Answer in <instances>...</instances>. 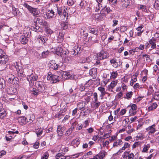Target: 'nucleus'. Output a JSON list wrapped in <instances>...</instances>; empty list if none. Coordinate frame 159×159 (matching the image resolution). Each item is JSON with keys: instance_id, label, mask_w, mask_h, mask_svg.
Masks as SVG:
<instances>
[{"instance_id": "f257e3e1", "label": "nucleus", "mask_w": 159, "mask_h": 159, "mask_svg": "<svg viewBox=\"0 0 159 159\" xmlns=\"http://www.w3.org/2000/svg\"><path fill=\"white\" fill-rule=\"evenodd\" d=\"M56 46L54 47V50L56 54L61 57H63L64 55L66 54V52L63 50V46L61 43L57 42L56 44Z\"/></svg>"}, {"instance_id": "f03ea898", "label": "nucleus", "mask_w": 159, "mask_h": 159, "mask_svg": "<svg viewBox=\"0 0 159 159\" xmlns=\"http://www.w3.org/2000/svg\"><path fill=\"white\" fill-rule=\"evenodd\" d=\"M23 6L27 8L30 12L34 16H39V11L37 8H34L30 6L27 3H24Z\"/></svg>"}, {"instance_id": "7ed1b4c3", "label": "nucleus", "mask_w": 159, "mask_h": 159, "mask_svg": "<svg viewBox=\"0 0 159 159\" xmlns=\"http://www.w3.org/2000/svg\"><path fill=\"white\" fill-rule=\"evenodd\" d=\"M78 75H71L70 72H63L61 73V77L64 80L69 79L76 80L78 77Z\"/></svg>"}, {"instance_id": "20e7f679", "label": "nucleus", "mask_w": 159, "mask_h": 159, "mask_svg": "<svg viewBox=\"0 0 159 159\" xmlns=\"http://www.w3.org/2000/svg\"><path fill=\"white\" fill-rule=\"evenodd\" d=\"M8 60V56L2 50L0 49V64L4 65L7 63Z\"/></svg>"}, {"instance_id": "39448f33", "label": "nucleus", "mask_w": 159, "mask_h": 159, "mask_svg": "<svg viewBox=\"0 0 159 159\" xmlns=\"http://www.w3.org/2000/svg\"><path fill=\"white\" fill-rule=\"evenodd\" d=\"M110 63L112 66L115 68L120 67L122 64V61L120 59L117 60L115 58H113L110 61Z\"/></svg>"}, {"instance_id": "423d86ee", "label": "nucleus", "mask_w": 159, "mask_h": 159, "mask_svg": "<svg viewBox=\"0 0 159 159\" xmlns=\"http://www.w3.org/2000/svg\"><path fill=\"white\" fill-rule=\"evenodd\" d=\"M112 12V10L110 9L109 7H107V5L105 6L101 11V15L99 19H101L103 17L105 16L108 13Z\"/></svg>"}, {"instance_id": "0eeeda50", "label": "nucleus", "mask_w": 159, "mask_h": 159, "mask_svg": "<svg viewBox=\"0 0 159 159\" xmlns=\"http://www.w3.org/2000/svg\"><path fill=\"white\" fill-rule=\"evenodd\" d=\"M47 79L48 80H51L52 83H55L59 80V76L52 74L51 72L48 73Z\"/></svg>"}, {"instance_id": "6e6552de", "label": "nucleus", "mask_w": 159, "mask_h": 159, "mask_svg": "<svg viewBox=\"0 0 159 159\" xmlns=\"http://www.w3.org/2000/svg\"><path fill=\"white\" fill-rule=\"evenodd\" d=\"M109 56V54L107 52L102 50L97 54V57L98 60H102L107 58Z\"/></svg>"}, {"instance_id": "1a4fd4ad", "label": "nucleus", "mask_w": 159, "mask_h": 159, "mask_svg": "<svg viewBox=\"0 0 159 159\" xmlns=\"http://www.w3.org/2000/svg\"><path fill=\"white\" fill-rule=\"evenodd\" d=\"M107 154V153L104 151H100L98 154L94 156L93 158L89 159H103Z\"/></svg>"}, {"instance_id": "9d476101", "label": "nucleus", "mask_w": 159, "mask_h": 159, "mask_svg": "<svg viewBox=\"0 0 159 159\" xmlns=\"http://www.w3.org/2000/svg\"><path fill=\"white\" fill-rule=\"evenodd\" d=\"M155 124H154L150 126L146 129V130L148 131V134L150 135L154 134L157 131Z\"/></svg>"}, {"instance_id": "9b49d317", "label": "nucleus", "mask_w": 159, "mask_h": 159, "mask_svg": "<svg viewBox=\"0 0 159 159\" xmlns=\"http://www.w3.org/2000/svg\"><path fill=\"white\" fill-rule=\"evenodd\" d=\"M34 22L36 25L39 24L42 26H45L47 25V22L40 18H35L34 19Z\"/></svg>"}, {"instance_id": "f8f14e48", "label": "nucleus", "mask_w": 159, "mask_h": 159, "mask_svg": "<svg viewBox=\"0 0 159 159\" xmlns=\"http://www.w3.org/2000/svg\"><path fill=\"white\" fill-rule=\"evenodd\" d=\"M56 12L54 8V7L53 9H49L46 13V16L45 17V18L46 19H50L52 18L53 16L55 15Z\"/></svg>"}, {"instance_id": "ddd939ff", "label": "nucleus", "mask_w": 159, "mask_h": 159, "mask_svg": "<svg viewBox=\"0 0 159 159\" xmlns=\"http://www.w3.org/2000/svg\"><path fill=\"white\" fill-rule=\"evenodd\" d=\"M101 103L98 101H92L90 103L91 108L93 110L98 109Z\"/></svg>"}, {"instance_id": "4468645a", "label": "nucleus", "mask_w": 159, "mask_h": 159, "mask_svg": "<svg viewBox=\"0 0 159 159\" xmlns=\"http://www.w3.org/2000/svg\"><path fill=\"white\" fill-rule=\"evenodd\" d=\"M66 128L64 126H61V125H59L57 126V130L58 135L61 137V136L63 133L64 131L66 130Z\"/></svg>"}, {"instance_id": "2eb2a0df", "label": "nucleus", "mask_w": 159, "mask_h": 159, "mask_svg": "<svg viewBox=\"0 0 159 159\" xmlns=\"http://www.w3.org/2000/svg\"><path fill=\"white\" fill-rule=\"evenodd\" d=\"M38 78V76L36 75H34L33 74L28 75L27 77L28 81L30 83L31 82L32 83L33 81L37 80Z\"/></svg>"}, {"instance_id": "dca6fc26", "label": "nucleus", "mask_w": 159, "mask_h": 159, "mask_svg": "<svg viewBox=\"0 0 159 159\" xmlns=\"http://www.w3.org/2000/svg\"><path fill=\"white\" fill-rule=\"evenodd\" d=\"M16 68L18 74V75L19 76H21V75L23 74L24 73V69L21 66H20L18 64L16 63Z\"/></svg>"}, {"instance_id": "f3484780", "label": "nucleus", "mask_w": 159, "mask_h": 159, "mask_svg": "<svg viewBox=\"0 0 159 159\" xmlns=\"http://www.w3.org/2000/svg\"><path fill=\"white\" fill-rule=\"evenodd\" d=\"M15 78L14 75L11 73H9L7 74L6 77V80L8 83H12Z\"/></svg>"}, {"instance_id": "a211bd4d", "label": "nucleus", "mask_w": 159, "mask_h": 159, "mask_svg": "<svg viewBox=\"0 0 159 159\" xmlns=\"http://www.w3.org/2000/svg\"><path fill=\"white\" fill-rule=\"evenodd\" d=\"M89 74L93 79L95 78L97 75V68H93L91 69Z\"/></svg>"}, {"instance_id": "6ab92c4d", "label": "nucleus", "mask_w": 159, "mask_h": 159, "mask_svg": "<svg viewBox=\"0 0 159 159\" xmlns=\"http://www.w3.org/2000/svg\"><path fill=\"white\" fill-rule=\"evenodd\" d=\"M123 159H134V155L133 153H127V154L124 153L122 155Z\"/></svg>"}, {"instance_id": "aec40b11", "label": "nucleus", "mask_w": 159, "mask_h": 159, "mask_svg": "<svg viewBox=\"0 0 159 159\" xmlns=\"http://www.w3.org/2000/svg\"><path fill=\"white\" fill-rule=\"evenodd\" d=\"M28 119L27 118L24 116H22L18 118V121L20 124L23 125L27 123Z\"/></svg>"}, {"instance_id": "412c9836", "label": "nucleus", "mask_w": 159, "mask_h": 159, "mask_svg": "<svg viewBox=\"0 0 159 159\" xmlns=\"http://www.w3.org/2000/svg\"><path fill=\"white\" fill-rule=\"evenodd\" d=\"M49 66L50 68L55 70H58L60 66L59 65L54 63L53 61H51V62L49 64Z\"/></svg>"}, {"instance_id": "4be33fe9", "label": "nucleus", "mask_w": 159, "mask_h": 159, "mask_svg": "<svg viewBox=\"0 0 159 159\" xmlns=\"http://www.w3.org/2000/svg\"><path fill=\"white\" fill-rule=\"evenodd\" d=\"M54 8L55 10L56 13H58V15L61 16V15L62 14V9L61 7L58 8L57 5H56L54 6Z\"/></svg>"}, {"instance_id": "5701e85b", "label": "nucleus", "mask_w": 159, "mask_h": 159, "mask_svg": "<svg viewBox=\"0 0 159 159\" xmlns=\"http://www.w3.org/2000/svg\"><path fill=\"white\" fill-rule=\"evenodd\" d=\"M72 52H74L73 53V55H76L79 54L81 52V49L80 48L77 46H75L74 47V48L73 49H72Z\"/></svg>"}, {"instance_id": "b1692460", "label": "nucleus", "mask_w": 159, "mask_h": 159, "mask_svg": "<svg viewBox=\"0 0 159 159\" xmlns=\"http://www.w3.org/2000/svg\"><path fill=\"white\" fill-rule=\"evenodd\" d=\"M85 105V103L83 101L79 102L77 103V108L80 110H83Z\"/></svg>"}, {"instance_id": "393cba45", "label": "nucleus", "mask_w": 159, "mask_h": 159, "mask_svg": "<svg viewBox=\"0 0 159 159\" xmlns=\"http://www.w3.org/2000/svg\"><path fill=\"white\" fill-rule=\"evenodd\" d=\"M37 39L40 42V41L43 44L45 42L47 41L48 39L47 37L44 36H42V35H39L37 38Z\"/></svg>"}, {"instance_id": "a878e982", "label": "nucleus", "mask_w": 159, "mask_h": 159, "mask_svg": "<svg viewBox=\"0 0 159 159\" xmlns=\"http://www.w3.org/2000/svg\"><path fill=\"white\" fill-rule=\"evenodd\" d=\"M123 143V142L121 139H117L115 142H114L113 145V147H117L121 145Z\"/></svg>"}, {"instance_id": "bb28decb", "label": "nucleus", "mask_w": 159, "mask_h": 159, "mask_svg": "<svg viewBox=\"0 0 159 159\" xmlns=\"http://www.w3.org/2000/svg\"><path fill=\"white\" fill-rule=\"evenodd\" d=\"M17 89H16L10 87L7 91L8 93L11 95H13L16 93Z\"/></svg>"}, {"instance_id": "cd10ccee", "label": "nucleus", "mask_w": 159, "mask_h": 159, "mask_svg": "<svg viewBox=\"0 0 159 159\" xmlns=\"http://www.w3.org/2000/svg\"><path fill=\"white\" fill-rule=\"evenodd\" d=\"M55 159H66V156H64L61 153L57 154L55 157Z\"/></svg>"}, {"instance_id": "c85d7f7f", "label": "nucleus", "mask_w": 159, "mask_h": 159, "mask_svg": "<svg viewBox=\"0 0 159 159\" xmlns=\"http://www.w3.org/2000/svg\"><path fill=\"white\" fill-rule=\"evenodd\" d=\"M130 146V144L127 143H125L124 146L120 148L118 151L120 153H121L124 151L126 148H128Z\"/></svg>"}, {"instance_id": "c756f323", "label": "nucleus", "mask_w": 159, "mask_h": 159, "mask_svg": "<svg viewBox=\"0 0 159 159\" xmlns=\"http://www.w3.org/2000/svg\"><path fill=\"white\" fill-rule=\"evenodd\" d=\"M64 39V34L62 32H60L58 35L57 38V40L58 41L59 43L62 41Z\"/></svg>"}, {"instance_id": "7c9ffc66", "label": "nucleus", "mask_w": 159, "mask_h": 159, "mask_svg": "<svg viewBox=\"0 0 159 159\" xmlns=\"http://www.w3.org/2000/svg\"><path fill=\"white\" fill-rule=\"evenodd\" d=\"M117 84V82L116 81L114 80L112 81L109 86L108 87L109 90L112 89L116 86Z\"/></svg>"}, {"instance_id": "2f4dec72", "label": "nucleus", "mask_w": 159, "mask_h": 159, "mask_svg": "<svg viewBox=\"0 0 159 159\" xmlns=\"http://www.w3.org/2000/svg\"><path fill=\"white\" fill-rule=\"evenodd\" d=\"M20 40L21 43L24 44H26L28 41L26 37L23 35L21 36Z\"/></svg>"}, {"instance_id": "473e14b6", "label": "nucleus", "mask_w": 159, "mask_h": 159, "mask_svg": "<svg viewBox=\"0 0 159 159\" xmlns=\"http://www.w3.org/2000/svg\"><path fill=\"white\" fill-rule=\"evenodd\" d=\"M89 32L91 33L96 35L98 34V30L97 28H90L89 29Z\"/></svg>"}, {"instance_id": "72a5a7b5", "label": "nucleus", "mask_w": 159, "mask_h": 159, "mask_svg": "<svg viewBox=\"0 0 159 159\" xmlns=\"http://www.w3.org/2000/svg\"><path fill=\"white\" fill-rule=\"evenodd\" d=\"M150 147V144H144L143 146L142 152H147Z\"/></svg>"}, {"instance_id": "f704fd0d", "label": "nucleus", "mask_w": 159, "mask_h": 159, "mask_svg": "<svg viewBox=\"0 0 159 159\" xmlns=\"http://www.w3.org/2000/svg\"><path fill=\"white\" fill-rule=\"evenodd\" d=\"M5 81L3 78L0 77V89L4 88L5 86Z\"/></svg>"}, {"instance_id": "c9c22d12", "label": "nucleus", "mask_w": 159, "mask_h": 159, "mask_svg": "<svg viewBox=\"0 0 159 159\" xmlns=\"http://www.w3.org/2000/svg\"><path fill=\"white\" fill-rule=\"evenodd\" d=\"M20 12L19 9L16 8L14 6H12V13L14 16H16Z\"/></svg>"}, {"instance_id": "e433bc0d", "label": "nucleus", "mask_w": 159, "mask_h": 159, "mask_svg": "<svg viewBox=\"0 0 159 159\" xmlns=\"http://www.w3.org/2000/svg\"><path fill=\"white\" fill-rule=\"evenodd\" d=\"M149 43L151 46V48L153 49L156 48V45L155 41L153 39H151L149 41Z\"/></svg>"}, {"instance_id": "4c0bfd02", "label": "nucleus", "mask_w": 159, "mask_h": 159, "mask_svg": "<svg viewBox=\"0 0 159 159\" xmlns=\"http://www.w3.org/2000/svg\"><path fill=\"white\" fill-rule=\"evenodd\" d=\"M96 36H91L89 38V41L93 43H95L98 42V40L96 39Z\"/></svg>"}, {"instance_id": "58836bf2", "label": "nucleus", "mask_w": 159, "mask_h": 159, "mask_svg": "<svg viewBox=\"0 0 159 159\" xmlns=\"http://www.w3.org/2000/svg\"><path fill=\"white\" fill-rule=\"evenodd\" d=\"M80 141L79 138H77L72 141L71 144L73 145H75L76 146H77L80 143Z\"/></svg>"}, {"instance_id": "ea45409f", "label": "nucleus", "mask_w": 159, "mask_h": 159, "mask_svg": "<svg viewBox=\"0 0 159 159\" xmlns=\"http://www.w3.org/2000/svg\"><path fill=\"white\" fill-rule=\"evenodd\" d=\"M43 129L41 128H39L35 129V132L38 136H40L42 134Z\"/></svg>"}, {"instance_id": "a19ab883", "label": "nucleus", "mask_w": 159, "mask_h": 159, "mask_svg": "<svg viewBox=\"0 0 159 159\" xmlns=\"http://www.w3.org/2000/svg\"><path fill=\"white\" fill-rule=\"evenodd\" d=\"M67 10V8L66 7H64V12L61 15L62 17H64V20H67L68 18V13L65 11L66 10Z\"/></svg>"}, {"instance_id": "79ce46f5", "label": "nucleus", "mask_w": 159, "mask_h": 159, "mask_svg": "<svg viewBox=\"0 0 159 159\" xmlns=\"http://www.w3.org/2000/svg\"><path fill=\"white\" fill-rule=\"evenodd\" d=\"M110 5L113 7H114L117 4V0H108Z\"/></svg>"}, {"instance_id": "37998d69", "label": "nucleus", "mask_w": 159, "mask_h": 159, "mask_svg": "<svg viewBox=\"0 0 159 159\" xmlns=\"http://www.w3.org/2000/svg\"><path fill=\"white\" fill-rule=\"evenodd\" d=\"M49 54V52L48 51L43 52L42 53L41 55L40 56L41 58H46Z\"/></svg>"}, {"instance_id": "c03bdc74", "label": "nucleus", "mask_w": 159, "mask_h": 159, "mask_svg": "<svg viewBox=\"0 0 159 159\" xmlns=\"http://www.w3.org/2000/svg\"><path fill=\"white\" fill-rule=\"evenodd\" d=\"M6 115V112L4 109L0 110V118H3Z\"/></svg>"}, {"instance_id": "a18cd8bd", "label": "nucleus", "mask_w": 159, "mask_h": 159, "mask_svg": "<svg viewBox=\"0 0 159 159\" xmlns=\"http://www.w3.org/2000/svg\"><path fill=\"white\" fill-rule=\"evenodd\" d=\"M139 10H141L145 12H147L148 11L147 9L146 6L142 5H139Z\"/></svg>"}, {"instance_id": "49530a36", "label": "nucleus", "mask_w": 159, "mask_h": 159, "mask_svg": "<svg viewBox=\"0 0 159 159\" xmlns=\"http://www.w3.org/2000/svg\"><path fill=\"white\" fill-rule=\"evenodd\" d=\"M157 105L156 103H153L151 105L148 107V110L149 111H152L155 109L157 107Z\"/></svg>"}, {"instance_id": "de8ad7c7", "label": "nucleus", "mask_w": 159, "mask_h": 159, "mask_svg": "<svg viewBox=\"0 0 159 159\" xmlns=\"http://www.w3.org/2000/svg\"><path fill=\"white\" fill-rule=\"evenodd\" d=\"M102 7V4L97 3L96 6L94 7V10L96 12H98L100 10L101 7Z\"/></svg>"}, {"instance_id": "09e8293b", "label": "nucleus", "mask_w": 159, "mask_h": 159, "mask_svg": "<svg viewBox=\"0 0 159 159\" xmlns=\"http://www.w3.org/2000/svg\"><path fill=\"white\" fill-rule=\"evenodd\" d=\"M118 75V73L117 71H113L111 72L110 78L111 79H115Z\"/></svg>"}, {"instance_id": "8fccbe9b", "label": "nucleus", "mask_w": 159, "mask_h": 159, "mask_svg": "<svg viewBox=\"0 0 159 159\" xmlns=\"http://www.w3.org/2000/svg\"><path fill=\"white\" fill-rule=\"evenodd\" d=\"M74 128V126L73 125L71 126V127L66 131V134L67 136L70 135Z\"/></svg>"}, {"instance_id": "3c124183", "label": "nucleus", "mask_w": 159, "mask_h": 159, "mask_svg": "<svg viewBox=\"0 0 159 159\" xmlns=\"http://www.w3.org/2000/svg\"><path fill=\"white\" fill-rule=\"evenodd\" d=\"M34 26H32L31 27V29L35 32H37L39 31V26H38V25H36L35 23H34Z\"/></svg>"}, {"instance_id": "603ef678", "label": "nucleus", "mask_w": 159, "mask_h": 159, "mask_svg": "<svg viewBox=\"0 0 159 159\" xmlns=\"http://www.w3.org/2000/svg\"><path fill=\"white\" fill-rule=\"evenodd\" d=\"M154 8L157 10H159V0H156L154 4Z\"/></svg>"}, {"instance_id": "864d4df0", "label": "nucleus", "mask_w": 159, "mask_h": 159, "mask_svg": "<svg viewBox=\"0 0 159 159\" xmlns=\"http://www.w3.org/2000/svg\"><path fill=\"white\" fill-rule=\"evenodd\" d=\"M133 94V93L132 92H129L126 93V97H125V98L129 99L131 98Z\"/></svg>"}, {"instance_id": "5fc2aeb1", "label": "nucleus", "mask_w": 159, "mask_h": 159, "mask_svg": "<svg viewBox=\"0 0 159 159\" xmlns=\"http://www.w3.org/2000/svg\"><path fill=\"white\" fill-rule=\"evenodd\" d=\"M152 95L155 99L159 100V92H155Z\"/></svg>"}, {"instance_id": "6e6d98bb", "label": "nucleus", "mask_w": 159, "mask_h": 159, "mask_svg": "<svg viewBox=\"0 0 159 159\" xmlns=\"http://www.w3.org/2000/svg\"><path fill=\"white\" fill-rule=\"evenodd\" d=\"M128 130H127V133L128 134H130L131 133L133 132L134 131V129L132 128L131 125H128Z\"/></svg>"}, {"instance_id": "4d7b16f0", "label": "nucleus", "mask_w": 159, "mask_h": 159, "mask_svg": "<svg viewBox=\"0 0 159 159\" xmlns=\"http://www.w3.org/2000/svg\"><path fill=\"white\" fill-rule=\"evenodd\" d=\"M86 28L84 26H82L80 30V35L82 36L84 35V33L86 31Z\"/></svg>"}, {"instance_id": "13d9d810", "label": "nucleus", "mask_w": 159, "mask_h": 159, "mask_svg": "<svg viewBox=\"0 0 159 159\" xmlns=\"http://www.w3.org/2000/svg\"><path fill=\"white\" fill-rule=\"evenodd\" d=\"M93 100L92 101H98V94L96 92H94L93 93Z\"/></svg>"}, {"instance_id": "bf43d9fd", "label": "nucleus", "mask_w": 159, "mask_h": 159, "mask_svg": "<svg viewBox=\"0 0 159 159\" xmlns=\"http://www.w3.org/2000/svg\"><path fill=\"white\" fill-rule=\"evenodd\" d=\"M68 24L66 23H62L61 24V28L64 30L66 29L67 28L68 26Z\"/></svg>"}, {"instance_id": "052dcab7", "label": "nucleus", "mask_w": 159, "mask_h": 159, "mask_svg": "<svg viewBox=\"0 0 159 159\" xmlns=\"http://www.w3.org/2000/svg\"><path fill=\"white\" fill-rule=\"evenodd\" d=\"M71 60V58L70 57L67 56H66L64 59V61L68 63L70 62Z\"/></svg>"}, {"instance_id": "680f3d73", "label": "nucleus", "mask_w": 159, "mask_h": 159, "mask_svg": "<svg viewBox=\"0 0 159 159\" xmlns=\"http://www.w3.org/2000/svg\"><path fill=\"white\" fill-rule=\"evenodd\" d=\"M45 32L47 34H51L53 33L52 30L48 28H45Z\"/></svg>"}, {"instance_id": "e2e57ef3", "label": "nucleus", "mask_w": 159, "mask_h": 159, "mask_svg": "<svg viewBox=\"0 0 159 159\" xmlns=\"http://www.w3.org/2000/svg\"><path fill=\"white\" fill-rule=\"evenodd\" d=\"M141 144L140 142L138 141L135 142L132 145V148H135Z\"/></svg>"}, {"instance_id": "0e129e2a", "label": "nucleus", "mask_w": 159, "mask_h": 159, "mask_svg": "<svg viewBox=\"0 0 159 159\" xmlns=\"http://www.w3.org/2000/svg\"><path fill=\"white\" fill-rule=\"evenodd\" d=\"M49 157V154L48 153H45L43 155L41 159H48Z\"/></svg>"}, {"instance_id": "69168bd1", "label": "nucleus", "mask_w": 159, "mask_h": 159, "mask_svg": "<svg viewBox=\"0 0 159 159\" xmlns=\"http://www.w3.org/2000/svg\"><path fill=\"white\" fill-rule=\"evenodd\" d=\"M33 116H34L33 115H32L31 116H30V117L28 116L27 117H26L28 119V121H27V123L30 122V123H31L33 121L34 118H32V117Z\"/></svg>"}, {"instance_id": "338daca9", "label": "nucleus", "mask_w": 159, "mask_h": 159, "mask_svg": "<svg viewBox=\"0 0 159 159\" xmlns=\"http://www.w3.org/2000/svg\"><path fill=\"white\" fill-rule=\"evenodd\" d=\"M137 80V79L136 77H135L134 78H132L131 79V80L130 81V85L131 86H132L134 83L136 82Z\"/></svg>"}, {"instance_id": "774afa93", "label": "nucleus", "mask_w": 159, "mask_h": 159, "mask_svg": "<svg viewBox=\"0 0 159 159\" xmlns=\"http://www.w3.org/2000/svg\"><path fill=\"white\" fill-rule=\"evenodd\" d=\"M39 142L37 141L35 142L33 146L34 148L37 149L39 147Z\"/></svg>"}]
</instances>
